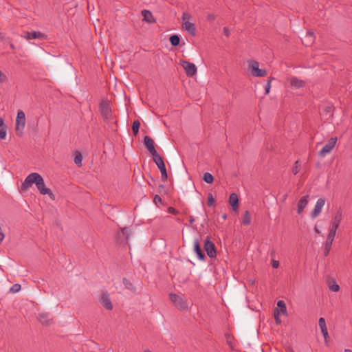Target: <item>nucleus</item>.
I'll list each match as a JSON object with an SVG mask.
<instances>
[{"mask_svg":"<svg viewBox=\"0 0 352 352\" xmlns=\"http://www.w3.org/2000/svg\"><path fill=\"white\" fill-rule=\"evenodd\" d=\"M33 184H35L41 194L52 195V190L45 187L43 178L37 173H32L25 177L22 183V188L28 189Z\"/></svg>","mask_w":352,"mask_h":352,"instance_id":"obj_1","label":"nucleus"},{"mask_svg":"<svg viewBox=\"0 0 352 352\" xmlns=\"http://www.w3.org/2000/svg\"><path fill=\"white\" fill-rule=\"evenodd\" d=\"M191 15L188 12H184L182 14V28L187 31L192 36L196 34V27L195 23L190 22Z\"/></svg>","mask_w":352,"mask_h":352,"instance_id":"obj_2","label":"nucleus"},{"mask_svg":"<svg viewBox=\"0 0 352 352\" xmlns=\"http://www.w3.org/2000/svg\"><path fill=\"white\" fill-rule=\"evenodd\" d=\"M100 111L104 120H111L112 118V110L110 100L102 99L100 103Z\"/></svg>","mask_w":352,"mask_h":352,"instance_id":"obj_3","label":"nucleus"},{"mask_svg":"<svg viewBox=\"0 0 352 352\" xmlns=\"http://www.w3.org/2000/svg\"><path fill=\"white\" fill-rule=\"evenodd\" d=\"M248 67L252 75L254 76L263 77L267 74V71L265 69H260L259 63L256 60H250Z\"/></svg>","mask_w":352,"mask_h":352,"instance_id":"obj_4","label":"nucleus"},{"mask_svg":"<svg viewBox=\"0 0 352 352\" xmlns=\"http://www.w3.org/2000/svg\"><path fill=\"white\" fill-rule=\"evenodd\" d=\"M25 126V113L19 110L17 112L16 118V126L15 129L18 135H21L23 130Z\"/></svg>","mask_w":352,"mask_h":352,"instance_id":"obj_5","label":"nucleus"},{"mask_svg":"<svg viewBox=\"0 0 352 352\" xmlns=\"http://www.w3.org/2000/svg\"><path fill=\"white\" fill-rule=\"evenodd\" d=\"M153 161L160 170L162 179L166 180L168 175L162 157L158 155L153 157Z\"/></svg>","mask_w":352,"mask_h":352,"instance_id":"obj_6","label":"nucleus"},{"mask_svg":"<svg viewBox=\"0 0 352 352\" xmlns=\"http://www.w3.org/2000/svg\"><path fill=\"white\" fill-rule=\"evenodd\" d=\"M170 299L178 309L184 310L188 308L186 302L183 300L182 296L175 294H170Z\"/></svg>","mask_w":352,"mask_h":352,"instance_id":"obj_7","label":"nucleus"},{"mask_svg":"<svg viewBox=\"0 0 352 352\" xmlns=\"http://www.w3.org/2000/svg\"><path fill=\"white\" fill-rule=\"evenodd\" d=\"M181 65L185 70L186 74L188 76L192 77L197 74V67L192 63L186 60L181 61Z\"/></svg>","mask_w":352,"mask_h":352,"instance_id":"obj_8","label":"nucleus"},{"mask_svg":"<svg viewBox=\"0 0 352 352\" xmlns=\"http://www.w3.org/2000/svg\"><path fill=\"white\" fill-rule=\"evenodd\" d=\"M342 220V212L341 210H338L336 211V212L331 222L329 230L336 232Z\"/></svg>","mask_w":352,"mask_h":352,"instance_id":"obj_9","label":"nucleus"},{"mask_svg":"<svg viewBox=\"0 0 352 352\" xmlns=\"http://www.w3.org/2000/svg\"><path fill=\"white\" fill-rule=\"evenodd\" d=\"M337 142V138L336 137H331L326 143L324 146L322 148V149L320 151V155L321 156H324L327 153H329L333 148L335 146Z\"/></svg>","mask_w":352,"mask_h":352,"instance_id":"obj_10","label":"nucleus"},{"mask_svg":"<svg viewBox=\"0 0 352 352\" xmlns=\"http://www.w3.org/2000/svg\"><path fill=\"white\" fill-rule=\"evenodd\" d=\"M144 144L149 153L152 155L153 158L159 155L154 147L153 140L151 137L146 135L144 138Z\"/></svg>","mask_w":352,"mask_h":352,"instance_id":"obj_11","label":"nucleus"},{"mask_svg":"<svg viewBox=\"0 0 352 352\" xmlns=\"http://www.w3.org/2000/svg\"><path fill=\"white\" fill-rule=\"evenodd\" d=\"M325 204V199L324 198H319L315 204L314 208L311 214V217L315 219L321 212L322 208Z\"/></svg>","mask_w":352,"mask_h":352,"instance_id":"obj_12","label":"nucleus"},{"mask_svg":"<svg viewBox=\"0 0 352 352\" xmlns=\"http://www.w3.org/2000/svg\"><path fill=\"white\" fill-rule=\"evenodd\" d=\"M204 250L210 258H214L216 256L214 245L209 239H207L204 241Z\"/></svg>","mask_w":352,"mask_h":352,"instance_id":"obj_13","label":"nucleus"},{"mask_svg":"<svg viewBox=\"0 0 352 352\" xmlns=\"http://www.w3.org/2000/svg\"><path fill=\"white\" fill-rule=\"evenodd\" d=\"M193 250L195 254H197V256L199 260L200 261H204L205 260V255L200 247L199 240L197 239H195L193 242Z\"/></svg>","mask_w":352,"mask_h":352,"instance_id":"obj_14","label":"nucleus"},{"mask_svg":"<svg viewBox=\"0 0 352 352\" xmlns=\"http://www.w3.org/2000/svg\"><path fill=\"white\" fill-rule=\"evenodd\" d=\"M101 305L107 308L108 310H111L113 308V305L109 294L103 293L100 298Z\"/></svg>","mask_w":352,"mask_h":352,"instance_id":"obj_15","label":"nucleus"},{"mask_svg":"<svg viewBox=\"0 0 352 352\" xmlns=\"http://www.w3.org/2000/svg\"><path fill=\"white\" fill-rule=\"evenodd\" d=\"M308 195H305L300 199V200L298 202V214H300L302 212V210L305 208L308 203Z\"/></svg>","mask_w":352,"mask_h":352,"instance_id":"obj_16","label":"nucleus"},{"mask_svg":"<svg viewBox=\"0 0 352 352\" xmlns=\"http://www.w3.org/2000/svg\"><path fill=\"white\" fill-rule=\"evenodd\" d=\"M289 82L291 86L294 87L296 88H301L305 87V82L296 77H291L289 78Z\"/></svg>","mask_w":352,"mask_h":352,"instance_id":"obj_17","label":"nucleus"},{"mask_svg":"<svg viewBox=\"0 0 352 352\" xmlns=\"http://www.w3.org/2000/svg\"><path fill=\"white\" fill-rule=\"evenodd\" d=\"M229 203L234 210H236L239 204V199L237 195L233 192L230 195Z\"/></svg>","mask_w":352,"mask_h":352,"instance_id":"obj_18","label":"nucleus"},{"mask_svg":"<svg viewBox=\"0 0 352 352\" xmlns=\"http://www.w3.org/2000/svg\"><path fill=\"white\" fill-rule=\"evenodd\" d=\"M336 234V232L329 230V233L327 236V240L325 241V246H327V249L331 248V245L333 242Z\"/></svg>","mask_w":352,"mask_h":352,"instance_id":"obj_19","label":"nucleus"},{"mask_svg":"<svg viewBox=\"0 0 352 352\" xmlns=\"http://www.w3.org/2000/svg\"><path fill=\"white\" fill-rule=\"evenodd\" d=\"M45 35L41 32L32 31L31 32H27V39H36V38H44Z\"/></svg>","mask_w":352,"mask_h":352,"instance_id":"obj_20","label":"nucleus"},{"mask_svg":"<svg viewBox=\"0 0 352 352\" xmlns=\"http://www.w3.org/2000/svg\"><path fill=\"white\" fill-rule=\"evenodd\" d=\"M142 14L144 16V20H145L146 22L150 23L155 21L152 13L150 11L144 10L142 11Z\"/></svg>","mask_w":352,"mask_h":352,"instance_id":"obj_21","label":"nucleus"},{"mask_svg":"<svg viewBox=\"0 0 352 352\" xmlns=\"http://www.w3.org/2000/svg\"><path fill=\"white\" fill-rule=\"evenodd\" d=\"M39 321L43 324H49L50 319L48 318V314L46 313H41L38 316Z\"/></svg>","mask_w":352,"mask_h":352,"instance_id":"obj_22","label":"nucleus"},{"mask_svg":"<svg viewBox=\"0 0 352 352\" xmlns=\"http://www.w3.org/2000/svg\"><path fill=\"white\" fill-rule=\"evenodd\" d=\"M204 181L210 184H212L214 181V177L213 175L210 173H205L203 176Z\"/></svg>","mask_w":352,"mask_h":352,"instance_id":"obj_23","label":"nucleus"},{"mask_svg":"<svg viewBox=\"0 0 352 352\" xmlns=\"http://www.w3.org/2000/svg\"><path fill=\"white\" fill-rule=\"evenodd\" d=\"M74 161L78 166H80L82 165V156L80 152L76 153Z\"/></svg>","mask_w":352,"mask_h":352,"instance_id":"obj_24","label":"nucleus"},{"mask_svg":"<svg viewBox=\"0 0 352 352\" xmlns=\"http://www.w3.org/2000/svg\"><path fill=\"white\" fill-rule=\"evenodd\" d=\"M170 42L173 46H177L179 44L180 38H179V36L174 34V35L170 36Z\"/></svg>","mask_w":352,"mask_h":352,"instance_id":"obj_25","label":"nucleus"},{"mask_svg":"<svg viewBox=\"0 0 352 352\" xmlns=\"http://www.w3.org/2000/svg\"><path fill=\"white\" fill-rule=\"evenodd\" d=\"M251 222V217L249 212L246 210L243 214V223L244 225H249Z\"/></svg>","mask_w":352,"mask_h":352,"instance_id":"obj_26","label":"nucleus"},{"mask_svg":"<svg viewBox=\"0 0 352 352\" xmlns=\"http://www.w3.org/2000/svg\"><path fill=\"white\" fill-rule=\"evenodd\" d=\"M122 283L126 289L131 290V291H133L134 289L133 284L129 280H127L126 278H124L122 279Z\"/></svg>","mask_w":352,"mask_h":352,"instance_id":"obj_27","label":"nucleus"},{"mask_svg":"<svg viewBox=\"0 0 352 352\" xmlns=\"http://www.w3.org/2000/svg\"><path fill=\"white\" fill-rule=\"evenodd\" d=\"M140 126V122L138 120H135L132 124V130L135 135H137L139 132Z\"/></svg>","mask_w":352,"mask_h":352,"instance_id":"obj_28","label":"nucleus"},{"mask_svg":"<svg viewBox=\"0 0 352 352\" xmlns=\"http://www.w3.org/2000/svg\"><path fill=\"white\" fill-rule=\"evenodd\" d=\"M277 306L280 308V310L282 313H286L287 308L283 300H278L277 302Z\"/></svg>","mask_w":352,"mask_h":352,"instance_id":"obj_29","label":"nucleus"},{"mask_svg":"<svg viewBox=\"0 0 352 352\" xmlns=\"http://www.w3.org/2000/svg\"><path fill=\"white\" fill-rule=\"evenodd\" d=\"M21 285L19 283L14 284L10 289L11 293L15 294L21 290Z\"/></svg>","mask_w":352,"mask_h":352,"instance_id":"obj_30","label":"nucleus"},{"mask_svg":"<svg viewBox=\"0 0 352 352\" xmlns=\"http://www.w3.org/2000/svg\"><path fill=\"white\" fill-rule=\"evenodd\" d=\"M329 289L331 291V292H337L339 291L340 289V286L339 285H338L336 282H333V283H331L330 285H329Z\"/></svg>","mask_w":352,"mask_h":352,"instance_id":"obj_31","label":"nucleus"},{"mask_svg":"<svg viewBox=\"0 0 352 352\" xmlns=\"http://www.w3.org/2000/svg\"><path fill=\"white\" fill-rule=\"evenodd\" d=\"M299 162L296 161L295 162L294 166L292 168V173L294 175H297L299 173L300 168H299Z\"/></svg>","mask_w":352,"mask_h":352,"instance_id":"obj_32","label":"nucleus"},{"mask_svg":"<svg viewBox=\"0 0 352 352\" xmlns=\"http://www.w3.org/2000/svg\"><path fill=\"white\" fill-rule=\"evenodd\" d=\"M7 128L0 129V140H4L6 138Z\"/></svg>","mask_w":352,"mask_h":352,"instance_id":"obj_33","label":"nucleus"},{"mask_svg":"<svg viewBox=\"0 0 352 352\" xmlns=\"http://www.w3.org/2000/svg\"><path fill=\"white\" fill-rule=\"evenodd\" d=\"M318 325L320 329L326 328V322L324 318H320L318 320Z\"/></svg>","mask_w":352,"mask_h":352,"instance_id":"obj_34","label":"nucleus"},{"mask_svg":"<svg viewBox=\"0 0 352 352\" xmlns=\"http://www.w3.org/2000/svg\"><path fill=\"white\" fill-rule=\"evenodd\" d=\"M214 199L211 193H209L208 196V205L209 206H212L214 204Z\"/></svg>","mask_w":352,"mask_h":352,"instance_id":"obj_35","label":"nucleus"},{"mask_svg":"<svg viewBox=\"0 0 352 352\" xmlns=\"http://www.w3.org/2000/svg\"><path fill=\"white\" fill-rule=\"evenodd\" d=\"M307 36L310 38V42H314L315 39L314 32L311 30H308L307 32Z\"/></svg>","mask_w":352,"mask_h":352,"instance_id":"obj_36","label":"nucleus"},{"mask_svg":"<svg viewBox=\"0 0 352 352\" xmlns=\"http://www.w3.org/2000/svg\"><path fill=\"white\" fill-rule=\"evenodd\" d=\"M274 318L276 323L280 322V320L279 319V311L278 309H276L274 311Z\"/></svg>","mask_w":352,"mask_h":352,"instance_id":"obj_37","label":"nucleus"},{"mask_svg":"<svg viewBox=\"0 0 352 352\" xmlns=\"http://www.w3.org/2000/svg\"><path fill=\"white\" fill-rule=\"evenodd\" d=\"M272 265L273 268L277 269L279 267V261L275 259H272Z\"/></svg>","mask_w":352,"mask_h":352,"instance_id":"obj_38","label":"nucleus"},{"mask_svg":"<svg viewBox=\"0 0 352 352\" xmlns=\"http://www.w3.org/2000/svg\"><path fill=\"white\" fill-rule=\"evenodd\" d=\"M206 18L208 21H213L216 19V16L214 14L210 13L207 15Z\"/></svg>","mask_w":352,"mask_h":352,"instance_id":"obj_39","label":"nucleus"},{"mask_svg":"<svg viewBox=\"0 0 352 352\" xmlns=\"http://www.w3.org/2000/svg\"><path fill=\"white\" fill-rule=\"evenodd\" d=\"M320 330H321L322 334L323 335V336L324 338V340H327V338L328 337V331H327V327L320 329Z\"/></svg>","mask_w":352,"mask_h":352,"instance_id":"obj_40","label":"nucleus"},{"mask_svg":"<svg viewBox=\"0 0 352 352\" xmlns=\"http://www.w3.org/2000/svg\"><path fill=\"white\" fill-rule=\"evenodd\" d=\"M153 201L155 204L160 203L162 201V199H161L160 196H159L158 195H155L153 198Z\"/></svg>","mask_w":352,"mask_h":352,"instance_id":"obj_41","label":"nucleus"},{"mask_svg":"<svg viewBox=\"0 0 352 352\" xmlns=\"http://www.w3.org/2000/svg\"><path fill=\"white\" fill-rule=\"evenodd\" d=\"M6 80V76L0 70V82H4Z\"/></svg>","mask_w":352,"mask_h":352,"instance_id":"obj_42","label":"nucleus"},{"mask_svg":"<svg viewBox=\"0 0 352 352\" xmlns=\"http://www.w3.org/2000/svg\"><path fill=\"white\" fill-rule=\"evenodd\" d=\"M223 34H225L226 36L227 37H229L230 36V30L228 29V27H224L223 28Z\"/></svg>","mask_w":352,"mask_h":352,"instance_id":"obj_43","label":"nucleus"},{"mask_svg":"<svg viewBox=\"0 0 352 352\" xmlns=\"http://www.w3.org/2000/svg\"><path fill=\"white\" fill-rule=\"evenodd\" d=\"M7 128V126L5 124V121L3 118H0V129Z\"/></svg>","mask_w":352,"mask_h":352,"instance_id":"obj_44","label":"nucleus"},{"mask_svg":"<svg viewBox=\"0 0 352 352\" xmlns=\"http://www.w3.org/2000/svg\"><path fill=\"white\" fill-rule=\"evenodd\" d=\"M129 231L130 230L126 228H124L122 230V233H123V234H124L126 236V238H128V234H129Z\"/></svg>","mask_w":352,"mask_h":352,"instance_id":"obj_45","label":"nucleus"},{"mask_svg":"<svg viewBox=\"0 0 352 352\" xmlns=\"http://www.w3.org/2000/svg\"><path fill=\"white\" fill-rule=\"evenodd\" d=\"M276 252L274 250H272L271 252H270V256L272 258V259H274V258L276 257Z\"/></svg>","mask_w":352,"mask_h":352,"instance_id":"obj_46","label":"nucleus"},{"mask_svg":"<svg viewBox=\"0 0 352 352\" xmlns=\"http://www.w3.org/2000/svg\"><path fill=\"white\" fill-rule=\"evenodd\" d=\"M314 231L317 234H320L321 232L320 228L317 226H315L314 227Z\"/></svg>","mask_w":352,"mask_h":352,"instance_id":"obj_47","label":"nucleus"},{"mask_svg":"<svg viewBox=\"0 0 352 352\" xmlns=\"http://www.w3.org/2000/svg\"><path fill=\"white\" fill-rule=\"evenodd\" d=\"M331 248L327 249V246L324 245V255L327 256L329 253Z\"/></svg>","mask_w":352,"mask_h":352,"instance_id":"obj_48","label":"nucleus"},{"mask_svg":"<svg viewBox=\"0 0 352 352\" xmlns=\"http://www.w3.org/2000/svg\"><path fill=\"white\" fill-rule=\"evenodd\" d=\"M195 219L192 216H190L189 217V223L191 225L194 223Z\"/></svg>","mask_w":352,"mask_h":352,"instance_id":"obj_49","label":"nucleus"},{"mask_svg":"<svg viewBox=\"0 0 352 352\" xmlns=\"http://www.w3.org/2000/svg\"><path fill=\"white\" fill-rule=\"evenodd\" d=\"M165 187L163 184H160L159 186V190H160V192H161V190H164Z\"/></svg>","mask_w":352,"mask_h":352,"instance_id":"obj_50","label":"nucleus"},{"mask_svg":"<svg viewBox=\"0 0 352 352\" xmlns=\"http://www.w3.org/2000/svg\"><path fill=\"white\" fill-rule=\"evenodd\" d=\"M169 212L170 213H175V210L173 208H170L168 209Z\"/></svg>","mask_w":352,"mask_h":352,"instance_id":"obj_51","label":"nucleus"},{"mask_svg":"<svg viewBox=\"0 0 352 352\" xmlns=\"http://www.w3.org/2000/svg\"><path fill=\"white\" fill-rule=\"evenodd\" d=\"M270 82H271V80H269L265 86V88H270Z\"/></svg>","mask_w":352,"mask_h":352,"instance_id":"obj_52","label":"nucleus"},{"mask_svg":"<svg viewBox=\"0 0 352 352\" xmlns=\"http://www.w3.org/2000/svg\"><path fill=\"white\" fill-rule=\"evenodd\" d=\"M221 218H222L223 219H226L227 218V214H222V215H221Z\"/></svg>","mask_w":352,"mask_h":352,"instance_id":"obj_53","label":"nucleus"},{"mask_svg":"<svg viewBox=\"0 0 352 352\" xmlns=\"http://www.w3.org/2000/svg\"><path fill=\"white\" fill-rule=\"evenodd\" d=\"M265 90V94H268L270 92L271 89H264Z\"/></svg>","mask_w":352,"mask_h":352,"instance_id":"obj_54","label":"nucleus"},{"mask_svg":"<svg viewBox=\"0 0 352 352\" xmlns=\"http://www.w3.org/2000/svg\"><path fill=\"white\" fill-rule=\"evenodd\" d=\"M345 351V352H352V351H351V350H350V349H345V351Z\"/></svg>","mask_w":352,"mask_h":352,"instance_id":"obj_55","label":"nucleus"},{"mask_svg":"<svg viewBox=\"0 0 352 352\" xmlns=\"http://www.w3.org/2000/svg\"><path fill=\"white\" fill-rule=\"evenodd\" d=\"M144 352H151V351L148 349V350H145Z\"/></svg>","mask_w":352,"mask_h":352,"instance_id":"obj_56","label":"nucleus"}]
</instances>
